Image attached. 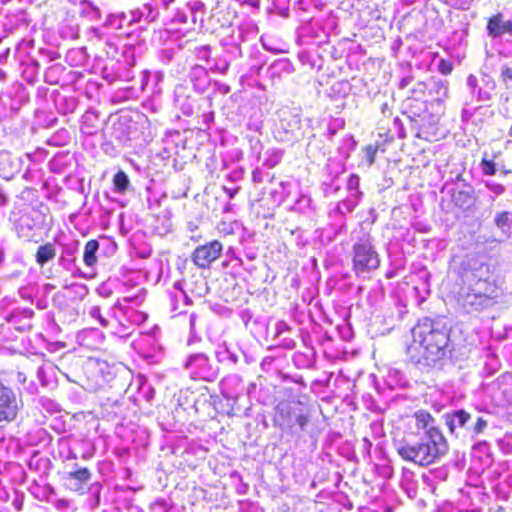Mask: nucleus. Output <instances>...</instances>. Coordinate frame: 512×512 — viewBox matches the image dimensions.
Returning <instances> with one entry per match:
<instances>
[{
    "label": "nucleus",
    "mask_w": 512,
    "mask_h": 512,
    "mask_svg": "<svg viewBox=\"0 0 512 512\" xmlns=\"http://www.w3.org/2000/svg\"><path fill=\"white\" fill-rule=\"evenodd\" d=\"M487 33L492 38L500 37L504 34L512 35V21L505 20L501 12L493 14L487 20Z\"/></svg>",
    "instance_id": "7"
},
{
    "label": "nucleus",
    "mask_w": 512,
    "mask_h": 512,
    "mask_svg": "<svg viewBox=\"0 0 512 512\" xmlns=\"http://www.w3.org/2000/svg\"><path fill=\"white\" fill-rule=\"evenodd\" d=\"M364 151L366 153L368 163L373 164L375 162L376 154L378 152V146L377 145H367L364 148Z\"/></svg>",
    "instance_id": "17"
},
{
    "label": "nucleus",
    "mask_w": 512,
    "mask_h": 512,
    "mask_svg": "<svg viewBox=\"0 0 512 512\" xmlns=\"http://www.w3.org/2000/svg\"><path fill=\"white\" fill-rule=\"evenodd\" d=\"M82 290H84L85 294L87 293V287L85 285H80L79 286Z\"/></svg>",
    "instance_id": "25"
},
{
    "label": "nucleus",
    "mask_w": 512,
    "mask_h": 512,
    "mask_svg": "<svg viewBox=\"0 0 512 512\" xmlns=\"http://www.w3.org/2000/svg\"><path fill=\"white\" fill-rule=\"evenodd\" d=\"M99 249V242L96 239H90L86 242L83 253V262L92 267L97 263L96 253Z\"/></svg>",
    "instance_id": "12"
},
{
    "label": "nucleus",
    "mask_w": 512,
    "mask_h": 512,
    "mask_svg": "<svg viewBox=\"0 0 512 512\" xmlns=\"http://www.w3.org/2000/svg\"><path fill=\"white\" fill-rule=\"evenodd\" d=\"M444 419L449 432L453 434L457 427L463 428L466 425V423L471 419V415L461 409L445 414Z\"/></svg>",
    "instance_id": "10"
},
{
    "label": "nucleus",
    "mask_w": 512,
    "mask_h": 512,
    "mask_svg": "<svg viewBox=\"0 0 512 512\" xmlns=\"http://www.w3.org/2000/svg\"><path fill=\"white\" fill-rule=\"evenodd\" d=\"M497 283L495 280L479 279L476 286L459 299V305L466 314L481 313L497 303Z\"/></svg>",
    "instance_id": "4"
},
{
    "label": "nucleus",
    "mask_w": 512,
    "mask_h": 512,
    "mask_svg": "<svg viewBox=\"0 0 512 512\" xmlns=\"http://www.w3.org/2000/svg\"><path fill=\"white\" fill-rule=\"evenodd\" d=\"M435 418L427 410L401 416L392 432V443L399 457L420 467L437 462L449 449L442 432L433 427Z\"/></svg>",
    "instance_id": "1"
},
{
    "label": "nucleus",
    "mask_w": 512,
    "mask_h": 512,
    "mask_svg": "<svg viewBox=\"0 0 512 512\" xmlns=\"http://www.w3.org/2000/svg\"><path fill=\"white\" fill-rule=\"evenodd\" d=\"M417 329L425 359L435 361L442 358L450 340V330L442 318L425 317L419 320Z\"/></svg>",
    "instance_id": "2"
},
{
    "label": "nucleus",
    "mask_w": 512,
    "mask_h": 512,
    "mask_svg": "<svg viewBox=\"0 0 512 512\" xmlns=\"http://www.w3.org/2000/svg\"><path fill=\"white\" fill-rule=\"evenodd\" d=\"M438 71L442 75H449L453 71V63L448 59H440L438 62Z\"/></svg>",
    "instance_id": "16"
},
{
    "label": "nucleus",
    "mask_w": 512,
    "mask_h": 512,
    "mask_svg": "<svg viewBox=\"0 0 512 512\" xmlns=\"http://www.w3.org/2000/svg\"><path fill=\"white\" fill-rule=\"evenodd\" d=\"M223 252V244L219 240H211L197 246L191 254L193 264L199 269H208Z\"/></svg>",
    "instance_id": "6"
},
{
    "label": "nucleus",
    "mask_w": 512,
    "mask_h": 512,
    "mask_svg": "<svg viewBox=\"0 0 512 512\" xmlns=\"http://www.w3.org/2000/svg\"><path fill=\"white\" fill-rule=\"evenodd\" d=\"M112 181L116 192L124 193L128 189L129 178L124 171L119 170L118 172H116L113 176Z\"/></svg>",
    "instance_id": "13"
},
{
    "label": "nucleus",
    "mask_w": 512,
    "mask_h": 512,
    "mask_svg": "<svg viewBox=\"0 0 512 512\" xmlns=\"http://www.w3.org/2000/svg\"><path fill=\"white\" fill-rule=\"evenodd\" d=\"M410 83V78H404L400 81V87L401 88H404L406 87L408 84Z\"/></svg>",
    "instance_id": "23"
},
{
    "label": "nucleus",
    "mask_w": 512,
    "mask_h": 512,
    "mask_svg": "<svg viewBox=\"0 0 512 512\" xmlns=\"http://www.w3.org/2000/svg\"><path fill=\"white\" fill-rule=\"evenodd\" d=\"M504 191V187L502 185H497L495 192L496 193H502Z\"/></svg>",
    "instance_id": "24"
},
{
    "label": "nucleus",
    "mask_w": 512,
    "mask_h": 512,
    "mask_svg": "<svg viewBox=\"0 0 512 512\" xmlns=\"http://www.w3.org/2000/svg\"><path fill=\"white\" fill-rule=\"evenodd\" d=\"M481 166L484 175L492 176L497 172L495 163L485 157H483L481 160Z\"/></svg>",
    "instance_id": "14"
},
{
    "label": "nucleus",
    "mask_w": 512,
    "mask_h": 512,
    "mask_svg": "<svg viewBox=\"0 0 512 512\" xmlns=\"http://www.w3.org/2000/svg\"><path fill=\"white\" fill-rule=\"evenodd\" d=\"M510 221H511V214L507 211L500 212L495 217V224L500 228H503V227L509 225Z\"/></svg>",
    "instance_id": "15"
},
{
    "label": "nucleus",
    "mask_w": 512,
    "mask_h": 512,
    "mask_svg": "<svg viewBox=\"0 0 512 512\" xmlns=\"http://www.w3.org/2000/svg\"><path fill=\"white\" fill-rule=\"evenodd\" d=\"M487 426V421L484 420L482 417H479L473 427V432L475 434H480L483 432V430L486 428Z\"/></svg>",
    "instance_id": "19"
},
{
    "label": "nucleus",
    "mask_w": 512,
    "mask_h": 512,
    "mask_svg": "<svg viewBox=\"0 0 512 512\" xmlns=\"http://www.w3.org/2000/svg\"><path fill=\"white\" fill-rule=\"evenodd\" d=\"M21 409V401L10 385L0 380V427L14 422Z\"/></svg>",
    "instance_id": "5"
},
{
    "label": "nucleus",
    "mask_w": 512,
    "mask_h": 512,
    "mask_svg": "<svg viewBox=\"0 0 512 512\" xmlns=\"http://www.w3.org/2000/svg\"><path fill=\"white\" fill-rule=\"evenodd\" d=\"M223 191L229 199H233L240 191V187L227 188L223 187Z\"/></svg>",
    "instance_id": "20"
},
{
    "label": "nucleus",
    "mask_w": 512,
    "mask_h": 512,
    "mask_svg": "<svg viewBox=\"0 0 512 512\" xmlns=\"http://www.w3.org/2000/svg\"><path fill=\"white\" fill-rule=\"evenodd\" d=\"M91 472L86 467H77L75 470L68 473V479L75 482L69 486V489L78 493H84V485L90 480Z\"/></svg>",
    "instance_id": "9"
},
{
    "label": "nucleus",
    "mask_w": 512,
    "mask_h": 512,
    "mask_svg": "<svg viewBox=\"0 0 512 512\" xmlns=\"http://www.w3.org/2000/svg\"><path fill=\"white\" fill-rule=\"evenodd\" d=\"M500 79L505 84L512 81V68L504 66L501 70Z\"/></svg>",
    "instance_id": "18"
},
{
    "label": "nucleus",
    "mask_w": 512,
    "mask_h": 512,
    "mask_svg": "<svg viewBox=\"0 0 512 512\" xmlns=\"http://www.w3.org/2000/svg\"><path fill=\"white\" fill-rule=\"evenodd\" d=\"M350 259L351 270L356 278L370 279L371 274L381 265L380 255L368 234L353 244Z\"/></svg>",
    "instance_id": "3"
},
{
    "label": "nucleus",
    "mask_w": 512,
    "mask_h": 512,
    "mask_svg": "<svg viewBox=\"0 0 512 512\" xmlns=\"http://www.w3.org/2000/svg\"><path fill=\"white\" fill-rule=\"evenodd\" d=\"M92 315L99 320L102 326H107L108 322L101 316L99 308L94 309Z\"/></svg>",
    "instance_id": "22"
},
{
    "label": "nucleus",
    "mask_w": 512,
    "mask_h": 512,
    "mask_svg": "<svg viewBox=\"0 0 512 512\" xmlns=\"http://www.w3.org/2000/svg\"><path fill=\"white\" fill-rule=\"evenodd\" d=\"M451 201L455 208L465 212L475 206L476 196L474 190L468 187L467 189L454 190Z\"/></svg>",
    "instance_id": "8"
},
{
    "label": "nucleus",
    "mask_w": 512,
    "mask_h": 512,
    "mask_svg": "<svg viewBox=\"0 0 512 512\" xmlns=\"http://www.w3.org/2000/svg\"><path fill=\"white\" fill-rule=\"evenodd\" d=\"M296 422L303 429L308 424L309 418L306 414H300L298 415Z\"/></svg>",
    "instance_id": "21"
},
{
    "label": "nucleus",
    "mask_w": 512,
    "mask_h": 512,
    "mask_svg": "<svg viewBox=\"0 0 512 512\" xmlns=\"http://www.w3.org/2000/svg\"><path fill=\"white\" fill-rule=\"evenodd\" d=\"M56 257V248L53 243L46 242L40 245L35 253V261L38 265L43 266L47 262Z\"/></svg>",
    "instance_id": "11"
}]
</instances>
